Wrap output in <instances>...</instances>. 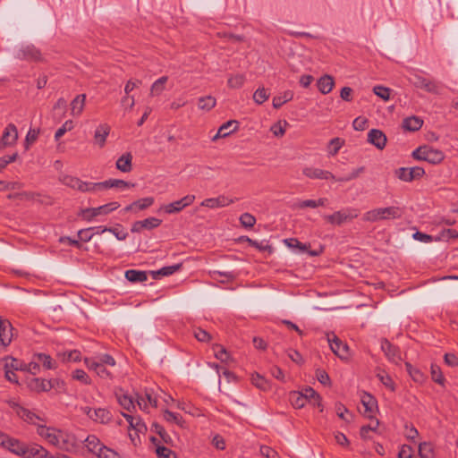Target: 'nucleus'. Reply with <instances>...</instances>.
Returning a JSON list of instances; mask_svg holds the SVG:
<instances>
[{
  "instance_id": "f257e3e1",
  "label": "nucleus",
  "mask_w": 458,
  "mask_h": 458,
  "mask_svg": "<svg viewBox=\"0 0 458 458\" xmlns=\"http://www.w3.org/2000/svg\"><path fill=\"white\" fill-rule=\"evenodd\" d=\"M36 431L47 445L63 452L74 454L81 443V440L78 439L74 433L66 428L38 425Z\"/></svg>"
},
{
  "instance_id": "f03ea898",
  "label": "nucleus",
  "mask_w": 458,
  "mask_h": 458,
  "mask_svg": "<svg viewBox=\"0 0 458 458\" xmlns=\"http://www.w3.org/2000/svg\"><path fill=\"white\" fill-rule=\"evenodd\" d=\"M84 363L89 370L94 371L102 379L113 378V373L108 367H114L116 362L111 355L105 353L85 358Z\"/></svg>"
},
{
  "instance_id": "7ed1b4c3",
  "label": "nucleus",
  "mask_w": 458,
  "mask_h": 458,
  "mask_svg": "<svg viewBox=\"0 0 458 458\" xmlns=\"http://www.w3.org/2000/svg\"><path fill=\"white\" fill-rule=\"evenodd\" d=\"M402 216V210L398 207L377 208L363 214L362 220L376 223L384 220H393Z\"/></svg>"
},
{
  "instance_id": "20e7f679",
  "label": "nucleus",
  "mask_w": 458,
  "mask_h": 458,
  "mask_svg": "<svg viewBox=\"0 0 458 458\" xmlns=\"http://www.w3.org/2000/svg\"><path fill=\"white\" fill-rule=\"evenodd\" d=\"M412 157L417 160L427 161L430 164H439L444 158V153L430 146H420L412 152Z\"/></svg>"
},
{
  "instance_id": "39448f33",
  "label": "nucleus",
  "mask_w": 458,
  "mask_h": 458,
  "mask_svg": "<svg viewBox=\"0 0 458 458\" xmlns=\"http://www.w3.org/2000/svg\"><path fill=\"white\" fill-rule=\"evenodd\" d=\"M120 207V204L116 201L110 202L98 208H89L81 209L78 216L84 221L91 222L98 216H106L112 211L116 210Z\"/></svg>"
},
{
  "instance_id": "423d86ee",
  "label": "nucleus",
  "mask_w": 458,
  "mask_h": 458,
  "mask_svg": "<svg viewBox=\"0 0 458 458\" xmlns=\"http://www.w3.org/2000/svg\"><path fill=\"white\" fill-rule=\"evenodd\" d=\"M59 180L64 185L82 192L95 191V182H82L77 177L67 174L61 175Z\"/></svg>"
},
{
  "instance_id": "0eeeda50",
  "label": "nucleus",
  "mask_w": 458,
  "mask_h": 458,
  "mask_svg": "<svg viewBox=\"0 0 458 458\" xmlns=\"http://www.w3.org/2000/svg\"><path fill=\"white\" fill-rule=\"evenodd\" d=\"M81 411L97 423L106 424L112 419L111 412L104 408L92 409L89 406H84L81 408Z\"/></svg>"
},
{
  "instance_id": "6e6552de",
  "label": "nucleus",
  "mask_w": 458,
  "mask_h": 458,
  "mask_svg": "<svg viewBox=\"0 0 458 458\" xmlns=\"http://www.w3.org/2000/svg\"><path fill=\"white\" fill-rule=\"evenodd\" d=\"M25 454L22 458H63L64 454H57L55 455L51 454V453L47 450L44 446L32 444L27 445L25 449Z\"/></svg>"
},
{
  "instance_id": "1a4fd4ad",
  "label": "nucleus",
  "mask_w": 458,
  "mask_h": 458,
  "mask_svg": "<svg viewBox=\"0 0 458 458\" xmlns=\"http://www.w3.org/2000/svg\"><path fill=\"white\" fill-rule=\"evenodd\" d=\"M327 342L332 352L342 360L349 358V347L343 343L335 334H327Z\"/></svg>"
},
{
  "instance_id": "9d476101",
  "label": "nucleus",
  "mask_w": 458,
  "mask_h": 458,
  "mask_svg": "<svg viewBox=\"0 0 458 458\" xmlns=\"http://www.w3.org/2000/svg\"><path fill=\"white\" fill-rule=\"evenodd\" d=\"M13 327L11 322L0 316V346L8 347L13 339Z\"/></svg>"
},
{
  "instance_id": "9b49d317",
  "label": "nucleus",
  "mask_w": 458,
  "mask_h": 458,
  "mask_svg": "<svg viewBox=\"0 0 458 458\" xmlns=\"http://www.w3.org/2000/svg\"><path fill=\"white\" fill-rule=\"evenodd\" d=\"M425 174V170L420 166L401 167L396 171L397 177L403 182H411Z\"/></svg>"
},
{
  "instance_id": "f8f14e48",
  "label": "nucleus",
  "mask_w": 458,
  "mask_h": 458,
  "mask_svg": "<svg viewBox=\"0 0 458 458\" xmlns=\"http://www.w3.org/2000/svg\"><path fill=\"white\" fill-rule=\"evenodd\" d=\"M195 200L194 195H186L181 199L175 200L172 203H169L165 206H164L162 208L164 211L167 214H174L179 213L186 207H189L191 205Z\"/></svg>"
},
{
  "instance_id": "ddd939ff",
  "label": "nucleus",
  "mask_w": 458,
  "mask_h": 458,
  "mask_svg": "<svg viewBox=\"0 0 458 458\" xmlns=\"http://www.w3.org/2000/svg\"><path fill=\"white\" fill-rule=\"evenodd\" d=\"M381 350L390 362L398 364L402 360L400 350L388 340L384 339L381 341Z\"/></svg>"
},
{
  "instance_id": "4468645a",
  "label": "nucleus",
  "mask_w": 458,
  "mask_h": 458,
  "mask_svg": "<svg viewBox=\"0 0 458 458\" xmlns=\"http://www.w3.org/2000/svg\"><path fill=\"white\" fill-rule=\"evenodd\" d=\"M137 404L140 409L147 411L149 406L157 407V398L151 389H147L144 394H137Z\"/></svg>"
},
{
  "instance_id": "2eb2a0df",
  "label": "nucleus",
  "mask_w": 458,
  "mask_h": 458,
  "mask_svg": "<svg viewBox=\"0 0 458 458\" xmlns=\"http://www.w3.org/2000/svg\"><path fill=\"white\" fill-rule=\"evenodd\" d=\"M27 445L16 438H13L10 436H7L4 445H3V448L9 451L10 453L21 457L25 454Z\"/></svg>"
},
{
  "instance_id": "dca6fc26",
  "label": "nucleus",
  "mask_w": 458,
  "mask_h": 458,
  "mask_svg": "<svg viewBox=\"0 0 458 458\" xmlns=\"http://www.w3.org/2000/svg\"><path fill=\"white\" fill-rule=\"evenodd\" d=\"M302 174L310 179L335 180V176L331 172L312 166L304 167Z\"/></svg>"
},
{
  "instance_id": "f3484780",
  "label": "nucleus",
  "mask_w": 458,
  "mask_h": 458,
  "mask_svg": "<svg viewBox=\"0 0 458 458\" xmlns=\"http://www.w3.org/2000/svg\"><path fill=\"white\" fill-rule=\"evenodd\" d=\"M18 140V131L14 124H8L2 134L0 142L4 148L13 146Z\"/></svg>"
},
{
  "instance_id": "a211bd4d",
  "label": "nucleus",
  "mask_w": 458,
  "mask_h": 458,
  "mask_svg": "<svg viewBox=\"0 0 458 458\" xmlns=\"http://www.w3.org/2000/svg\"><path fill=\"white\" fill-rule=\"evenodd\" d=\"M233 202H234V200L233 199H229L228 197H226L225 195H220L216 198H209V199H204L200 203V206L208 208L211 209H215V208L227 207Z\"/></svg>"
},
{
  "instance_id": "6ab92c4d",
  "label": "nucleus",
  "mask_w": 458,
  "mask_h": 458,
  "mask_svg": "<svg viewBox=\"0 0 458 458\" xmlns=\"http://www.w3.org/2000/svg\"><path fill=\"white\" fill-rule=\"evenodd\" d=\"M162 221L157 217H148L144 220L136 221L131 226L132 233H140L142 230H151L158 227Z\"/></svg>"
},
{
  "instance_id": "aec40b11",
  "label": "nucleus",
  "mask_w": 458,
  "mask_h": 458,
  "mask_svg": "<svg viewBox=\"0 0 458 458\" xmlns=\"http://www.w3.org/2000/svg\"><path fill=\"white\" fill-rule=\"evenodd\" d=\"M55 381H48L38 377H33L28 380V387L36 392H47L55 387Z\"/></svg>"
},
{
  "instance_id": "412c9836",
  "label": "nucleus",
  "mask_w": 458,
  "mask_h": 458,
  "mask_svg": "<svg viewBox=\"0 0 458 458\" xmlns=\"http://www.w3.org/2000/svg\"><path fill=\"white\" fill-rule=\"evenodd\" d=\"M154 198L153 197H146L140 199L138 200L133 201L130 205L126 206L123 208L124 212H133L138 213L141 210H145L151 207L154 204Z\"/></svg>"
},
{
  "instance_id": "4be33fe9",
  "label": "nucleus",
  "mask_w": 458,
  "mask_h": 458,
  "mask_svg": "<svg viewBox=\"0 0 458 458\" xmlns=\"http://www.w3.org/2000/svg\"><path fill=\"white\" fill-rule=\"evenodd\" d=\"M386 136L381 130L371 129L368 132V142L378 149H383L386 145Z\"/></svg>"
},
{
  "instance_id": "5701e85b",
  "label": "nucleus",
  "mask_w": 458,
  "mask_h": 458,
  "mask_svg": "<svg viewBox=\"0 0 458 458\" xmlns=\"http://www.w3.org/2000/svg\"><path fill=\"white\" fill-rule=\"evenodd\" d=\"M110 126L107 123L99 124L94 131V144L99 148L106 145V138L110 133Z\"/></svg>"
},
{
  "instance_id": "b1692460",
  "label": "nucleus",
  "mask_w": 458,
  "mask_h": 458,
  "mask_svg": "<svg viewBox=\"0 0 458 458\" xmlns=\"http://www.w3.org/2000/svg\"><path fill=\"white\" fill-rule=\"evenodd\" d=\"M134 186L133 183H130L123 180L119 179H110L102 182H95V191L100 189H107V188H121L125 189L129 187Z\"/></svg>"
},
{
  "instance_id": "393cba45",
  "label": "nucleus",
  "mask_w": 458,
  "mask_h": 458,
  "mask_svg": "<svg viewBox=\"0 0 458 458\" xmlns=\"http://www.w3.org/2000/svg\"><path fill=\"white\" fill-rule=\"evenodd\" d=\"M361 403L365 408V415L373 418L375 411L377 410V400L371 394L364 393L361 396Z\"/></svg>"
},
{
  "instance_id": "a878e982",
  "label": "nucleus",
  "mask_w": 458,
  "mask_h": 458,
  "mask_svg": "<svg viewBox=\"0 0 458 458\" xmlns=\"http://www.w3.org/2000/svg\"><path fill=\"white\" fill-rule=\"evenodd\" d=\"M18 416L21 418L24 421L34 424L37 427L38 425H41L39 422L44 421V419L41 418L39 415L24 407L18 408Z\"/></svg>"
},
{
  "instance_id": "bb28decb",
  "label": "nucleus",
  "mask_w": 458,
  "mask_h": 458,
  "mask_svg": "<svg viewBox=\"0 0 458 458\" xmlns=\"http://www.w3.org/2000/svg\"><path fill=\"white\" fill-rule=\"evenodd\" d=\"M301 394L307 402V403H310L313 406H317L320 408V411H323L322 405H321V398L320 396L316 393V391L311 387H306L302 389Z\"/></svg>"
},
{
  "instance_id": "cd10ccee",
  "label": "nucleus",
  "mask_w": 458,
  "mask_h": 458,
  "mask_svg": "<svg viewBox=\"0 0 458 458\" xmlns=\"http://www.w3.org/2000/svg\"><path fill=\"white\" fill-rule=\"evenodd\" d=\"M17 57L27 60H38L39 52L33 46H24L17 50Z\"/></svg>"
},
{
  "instance_id": "c85d7f7f",
  "label": "nucleus",
  "mask_w": 458,
  "mask_h": 458,
  "mask_svg": "<svg viewBox=\"0 0 458 458\" xmlns=\"http://www.w3.org/2000/svg\"><path fill=\"white\" fill-rule=\"evenodd\" d=\"M83 443L89 452L97 455H98L102 448L105 447V445L100 443V440L94 435L88 436Z\"/></svg>"
},
{
  "instance_id": "c756f323",
  "label": "nucleus",
  "mask_w": 458,
  "mask_h": 458,
  "mask_svg": "<svg viewBox=\"0 0 458 458\" xmlns=\"http://www.w3.org/2000/svg\"><path fill=\"white\" fill-rule=\"evenodd\" d=\"M123 416L130 424V427L133 428L135 431L140 433H144L147 431V427L140 417L132 416L127 413H123Z\"/></svg>"
},
{
  "instance_id": "7c9ffc66",
  "label": "nucleus",
  "mask_w": 458,
  "mask_h": 458,
  "mask_svg": "<svg viewBox=\"0 0 458 458\" xmlns=\"http://www.w3.org/2000/svg\"><path fill=\"white\" fill-rule=\"evenodd\" d=\"M237 129L236 121H228L220 126L216 134L213 137L212 140H216L218 138H224L231 134Z\"/></svg>"
},
{
  "instance_id": "2f4dec72",
  "label": "nucleus",
  "mask_w": 458,
  "mask_h": 458,
  "mask_svg": "<svg viewBox=\"0 0 458 458\" xmlns=\"http://www.w3.org/2000/svg\"><path fill=\"white\" fill-rule=\"evenodd\" d=\"M86 101V95H78L71 103V114L73 116H79L81 114L84 109Z\"/></svg>"
},
{
  "instance_id": "473e14b6",
  "label": "nucleus",
  "mask_w": 458,
  "mask_h": 458,
  "mask_svg": "<svg viewBox=\"0 0 458 458\" xmlns=\"http://www.w3.org/2000/svg\"><path fill=\"white\" fill-rule=\"evenodd\" d=\"M132 156L131 153L122 155L116 161V168L123 173H129L131 170Z\"/></svg>"
},
{
  "instance_id": "72a5a7b5",
  "label": "nucleus",
  "mask_w": 458,
  "mask_h": 458,
  "mask_svg": "<svg viewBox=\"0 0 458 458\" xmlns=\"http://www.w3.org/2000/svg\"><path fill=\"white\" fill-rule=\"evenodd\" d=\"M334 85V79L330 75H324L318 81V89L322 94H328L331 92Z\"/></svg>"
},
{
  "instance_id": "f704fd0d",
  "label": "nucleus",
  "mask_w": 458,
  "mask_h": 458,
  "mask_svg": "<svg viewBox=\"0 0 458 458\" xmlns=\"http://www.w3.org/2000/svg\"><path fill=\"white\" fill-rule=\"evenodd\" d=\"M345 140L342 138L335 137L332 139L327 145V152L328 157L335 156L342 147L344 145Z\"/></svg>"
},
{
  "instance_id": "c9c22d12",
  "label": "nucleus",
  "mask_w": 458,
  "mask_h": 458,
  "mask_svg": "<svg viewBox=\"0 0 458 458\" xmlns=\"http://www.w3.org/2000/svg\"><path fill=\"white\" fill-rule=\"evenodd\" d=\"M125 278L131 283H142L147 281L148 275L145 271L130 269L125 272Z\"/></svg>"
},
{
  "instance_id": "e433bc0d",
  "label": "nucleus",
  "mask_w": 458,
  "mask_h": 458,
  "mask_svg": "<svg viewBox=\"0 0 458 458\" xmlns=\"http://www.w3.org/2000/svg\"><path fill=\"white\" fill-rule=\"evenodd\" d=\"M97 230H101V233L110 232L119 241H123L128 236V233L120 225L115 227L97 226Z\"/></svg>"
},
{
  "instance_id": "4c0bfd02",
  "label": "nucleus",
  "mask_w": 458,
  "mask_h": 458,
  "mask_svg": "<svg viewBox=\"0 0 458 458\" xmlns=\"http://www.w3.org/2000/svg\"><path fill=\"white\" fill-rule=\"evenodd\" d=\"M58 357L64 362H77L81 359V352L78 350H70L58 352Z\"/></svg>"
},
{
  "instance_id": "58836bf2",
  "label": "nucleus",
  "mask_w": 458,
  "mask_h": 458,
  "mask_svg": "<svg viewBox=\"0 0 458 458\" xmlns=\"http://www.w3.org/2000/svg\"><path fill=\"white\" fill-rule=\"evenodd\" d=\"M423 121L419 117L411 116L403 120V127L410 131H415L421 128Z\"/></svg>"
},
{
  "instance_id": "ea45409f",
  "label": "nucleus",
  "mask_w": 458,
  "mask_h": 458,
  "mask_svg": "<svg viewBox=\"0 0 458 458\" xmlns=\"http://www.w3.org/2000/svg\"><path fill=\"white\" fill-rule=\"evenodd\" d=\"M325 218L331 225H340L348 220L349 216L346 211H336L332 215L326 216Z\"/></svg>"
},
{
  "instance_id": "a19ab883",
  "label": "nucleus",
  "mask_w": 458,
  "mask_h": 458,
  "mask_svg": "<svg viewBox=\"0 0 458 458\" xmlns=\"http://www.w3.org/2000/svg\"><path fill=\"white\" fill-rule=\"evenodd\" d=\"M293 98V92L292 90H285L282 94L274 97L272 104L274 108H280L284 103L289 102Z\"/></svg>"
},
{
  "instance_id": "79ce46f5",
  "label": "nucleus",
  "mask_w": 458,
  "mask_h": 458,
  "mask_svg": "<svg viewBox=\"0 0 458 458\" xmlns=\"http://www.w3.org/2000/svg\"><path fill=\"white\" fill-rule=\"evenodd\" d=\"M116 398L119 403V404L126 411H131V409L135 408V404L133 402V399L131 396L123 394V393H117Z\"/></svg>"
},
{
  "instance_id": "37998d69",
  "label": "nucleus",
  "mask_w": 458,
  "mask_h": 458,
  "mask_svg": "<svg viewBox=\"0 0 458 458\" xmlns=\"http://www.w3.org/2000/svg\"><path fill=\"white\" fill-rule=\"evenodd\" d=\"M168 80L167 76H162L151 85L150 94L152 96H159L165 90V85Z\"/></svg>"
},
{
  "instance_id": "c03bdc74",
  "label": "nucleus",
  "mask_w": 458,
  "mask_h": 458,
  "mask_svg": "<svg viewBox=\"0 0 458 458\" xmlns=\"http://www.w3.org/2000/svg\"><path fill=\"white\" fill-rule=\"evenodd\" d=\"M246 78L242 73L232 74L229 76L227 85L231 89H240L243 86Z\"/></svg>"
},
{
  "instance_id": "a18cd8bd",
  "label": "nucleus",
  "mask_w": 458,
  "mask_h": 458,
  "mask_svg": "<svg viewBox=\"0 0 458 458\" xmlns=\"http://www.w3.org/2000/svg\"><path fill=\"white\" fill-rule=\"evenodd\" d=\"M34 359L37 360L38 363H41L47 369H53L55 368V362L48 354L37 353L34 355Z\"/></svg>"
},
{
  "instance_id": "49530a36",
  "label": "nucleus",
  "mask_w": 458,
  "mask_h": 458,
  "mask_svg": "<svg viewBox=\"0 0 458 458\" xmlns=\"http://www.w3.org/2000/svg\"><path fill=\"white\" fill-rule=\"evenodd\" d=\"M216 100L212 96L201 97L199 98L198 106L204 111H209L215 107Z\"/></svg>"
},
{
  "instance_id": "de8ad7c7",
  "label": "nucleus",
  "mask_w": 458,
  "mask_h": 458,
  "mask_svg": "<svg viewBox=\"0 0 458 458\" xmlns=\"http://www.w3.org/2000/svg\"><path fill=\"white\" fill-rule=\"evenodd\" d=\"M290 402L296 409H301L307 403L301 391L292 392L290 394Z\"/></svg>"
},
{
  "instance_id": "09e8293b",
  "label": "nucleus",
  "mask_w": 458,
  "mask_h": 458,
  "mask_svg": "<svg viewBox=\"0 0 458 458\" xmlns=\"http://www.w3.org/2000/svg\"><path fill=\"white\" fill-rule=\"evenodd\" d=\"M4 369H11V370H22L23 371V366L24 363L17 359H14L13 357H6L4 360Z\"/></svg>"
},
{
  "instance_id": "8fccbe9b",
  "label": "nucleus",
  "mask_w": 458,
  "mask_h": 458,
  "mask_svg": "<svg viewBox=\"0 0 458 458\" xmlns=\"http://www.w3.org/2000/svg\"><path fill=\"white\" fill-rule=\"evenodd\" d=\"M164 419L165 421L176 424L180 427L183 426L182 417L179 413L172 412L168 410L164 411L163 413Z\"/></svg>"
},
{
  "instance_id": "3c124183",
  "label": "nucleus",
  "mask_w": 458,
  "mask_h": 458,
  "mask_svg": "<svg viewBox=\"0 0 458 458\" xmlns=\"http://www.w3.org/2000/svg\"><path fill=\"white\" fill-rule=\"evenodd\" d=\"M284 244L292 249L297 250L298 252H305L308 249V246L295 238H288L284 240Z\"/></svg>"
},
{
  "instance_id": "603ef678",
  "label": "nucleus",
  "mask_w": 458,
  "mask_h": 458,
  "mask_svg": "<svg viewBox=\"0 0 458 458\" xmlns=\"http://www.w3.org/2000/svg\"><path fill=\"white\" fill-rule=\"evenodd\" d=\"M419 454L420 458H434V449L430 443L423 442L419 445Z\"/></svg>"
},
{
  "instance_id": "864d4df0",
  "label": "nucleus",
  "mask_w": 458,
  "mask_h": 458,
  "mask_svg": "<svg viewBox=\"0 0 458 458\" xmlns=\"http://www.w3.org/2000/svg\"><path fill=\"white\" fill-rule=\"evenodd\" d=\"M180 268H181V265L177 264V265L164 267L157 271H151V274L153 276V278H157V276H166L173 275L174 272L178 271Z\"/></svg>"
},
{
  "instance_id": "5fc2aeb1",
  "label": "nucleus",
  "mask_w": 458,
  "mask_h": 458,
  "mask_svg": "<svg viewBox=\"0 0 458 458\" xmlns=\"http://www.w3.org/2000/svg\"><path fill=\"white\" fill-rule=\"evenodd\" d=\"M373 92L384 101H388L391 98V89L381 85L375 86L373 88Z\"/></svg>"
},
{
  "instance_id": "6e6d98bb",
  "label": "nucleus",
  "mask_w": 458,
  "mask_h": 458,
  "mask_svg": "<svg viewBox=\"0 0 458 458\" xmlns=\"http://www.w3.org/2000/svg\"><path fill=\"white\" fill-rule=\"evenodd\" d=\"M288 123L286 121H278L275 124H273L270 128V131L276 137H282L285 133L286 126Z\"/></svg>"
},
{
  "instance_id": "4d7b16f0",
  "label": "nucleus",
  "mask_w": 458,
  "mask_h": 458,
  "mask_svg": "<svg viewBox=\"0 0 458 458\" xmlns=\"http://www.w3.org/2000/svg\"><path fill=\"white\" fill-rule=\"evenodd\" d=\"M269 98V93L265 88H259L253 94V100L256 104L261 105Z\"/></svg>"
},
{
  "instance_id": "13d9d810",
  "label": "nucleus",
  "mask_w": 458,
  "mask_h": 458,
  "mask_svg": "<svg viewBox=\"0 0 458 458\" xmlns=\"http://www.w3.org/2000/svg\"><path fill=\"white\" fill-rule=\"evenodd\" d=\"M72 377L73 379L80 381L81 383H82L84 385L91 384L90 377L88 376V374L83 369H75L72 372Z\"/></svg>"
},
{
  "instance_id": "bf43d9fd",
  "label": "nucleus",
  "mask_w": 458,
  "mask_h": 458,
  "mask_svg": "<svg viewBox=\"0 0 458 458\" xmlns=\"http://www.w3.org/2000/svg\"><path fill=\"white\" fill-rule=\"evenodd\" d=\"M240 223L245 228H252L256 224V218L251 214L246 212L241 215Z\"/></svg>"
},
{
  "instance_id": "052dcab7",
  "label": "nucleus",
  "mask_w": 458,
  "mask_h": 458,
  "mask_svg": "<svg viewBox=\"0 0 458 458\" xmlns=\"http://www.w3.org/2000/svg\"><path fill=\"white\" fill-rule=\"evenodd\" d=\"M73 129V122L72 120L66 121L55 133V140H59L65 132Z\"/></svg>"
},
{
  "instance_id": "680f3d73",
  "label": "nucleus",
  "mask_w": 458,
  "mask_h": 458,
  "mask_svg": "<svg viewBox=\"0 0 458 458\" xmlns=\"http://www.w3.org/2000/svg\"><path fill=\"white\" fill-rule=\"evenodd\" d=\"M431 377L433 381L439 385H444L445 377L442 374L440 368L437 365H431Z\"/></svg>"
},
{
  "instance_id": "e2e57ef3",
  "label": "nucleus",
  "mask_w": 458,
  "mask_h": 458,
  "mask_svg": "<svg viewBox=\"0 0 458 458\" xmlns=\"http://www.w3.org/2000/svg\"><path fill=\"white\" fill-rule=\"evenodd\" d=\"M213 351L216 358L222 362H226L229 360V354L224 347L220 345H215L213 347Z\"/></svg>"
},
{
  "instance_id": "0e129e2a",
  "label": "nucleus",
  "mask_w": 458,
  "mask_h": 458,
  "mask_svg": "<svg viewBox=\"0 0 458 458\" xmlns=\"http://www.w3.org/2000/svg\"><path fill=\"white\" fill-rule=\"evenodd\" d=\"M420 89L426 90L427 92L434 94H437L440 91L439 85L436 81L428 79L426 80V81L424 82Z\"/></svg>"
},
{
  "instance_id": "69168bd1",
  "label": "nucleus",
  "mask_w": 458,
  "mask_h": 458,
  "mask_svg": "<svg viewBox=\"0 0 458 458\" xmlns=\"http://www.w3.org/2000/svg\"><path fill=\"white\" fill-rule=\"evenodd\" d=\"M377 377L379 381L389 390L394 391V383L392 377L386 373H378Z\"/></svg>"
},
{
  "instance_id": "338daca9",
  "label": "nucleus",
  "mask_w": 458,
  "mask_h": 458,
  "mask_svg": "<svg viewBox=\"0 0 458 458\" xmlns=\"http://www.w3.org/2000/svg\"><path fill=\"white\" fill-rule=\"evenodd\" d=\"M251 382L256 387H258L261 390H265L267 387V380L259 374H257V373L252 374L251 375Z\"/></svg>"
},
{
  "instance_id": "774afa93",
  "label": "nucleus",
  "mask_w": 458,
  "mask_h": 458,
  "mask_svg": "<svg viewBox=\"0 0 458 458\" xmlns=\"http://www.w3.org/2000/svg\"><path fill=\"white\" fill-rule=\"evenodd\" d=\"M156 454L158 458H176L172 450L163 445H159L156 448Z\"/></svg>"
}]
</instances>
